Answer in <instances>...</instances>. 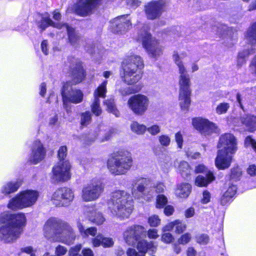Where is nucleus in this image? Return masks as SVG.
Segmentation results:
<instances>
[{
	"mask_svg": "<svg viewBox=\"0 0 256 256\" xmlns=\"http://www.w3.org/2000/svg\"><path fill=\"white\" fill-rule=\"evenodd\" d=\"M26 218L22 213L12 214L8 212L0 214V238L6 243L16 240L22 232Z\"/></svg>",
	"mask_w": 256,
	"mask_h": 256,
	"instance_id": "obj_1",
	"label": "nucleus"
},
{
	"mask_svg": "<svg viewBox=\"0 0 256 256\" xmlns=\"http://www.w3.org/2000/svg\"><path fill=\"white\" fill-rule=\"evenodd\" d=\"M44 236L52 242H60L66 244H73L76 236L66 222L56 218H50L44 227Z\"/></svg>",
	"mask_w": 256,
	"mask_h": 256,
	"instance_id": "obj_2",
	"label": "nucleus"
},
{
	"mask_svg": "<svg viewBox=\"0 0 256 256\" xmlns=\"http://www.w3.org/2000/svg\"><path fill=\"white\" fill-rule=\"evenodd\" d=\"M107 204L111 215L121 220L128 218L134 208V202L130 194L121 190L112 192Z\"/></svg>",
	"mask_w": 256,
	"mask_h": 256,
	"instance_id": "obj_3",
	"label": "nucleus"
},
{
	"mask_svg": "<svg viewBox=\"0 0 256 256\" xmlns=\"http://www.w3.org/2000/svg\"><path fill=\"white\" fill-rule=\"evenodd\" d=\"M186 56V54L184 53L180 54L179 55L176 52H174L172 55V59L178 68L180 74L179 101L180 106L183 110H187L190 103V78L182 61V59L184 58Z\"/></svg>",
	"mask_w": 256,
	"mask_h": 256,
	"instance_id": "obj_4",
	"label": "nucleus"
},
{
	"mask_svg": "<svg viewBox=\"0 0 256 256\" xmlns=\"http://www.w3.org/2000/svg\"><path fill=\"white\" fill-rule=\"evenodd\" d=\"M144 68V62L139 56L130 54L122 62L123 73L120 74L124 82L132 85L141 79V70Z\"/></svg>",
	"mask_w": 256,
	"mask_h": 256,
	"instance_id": "obj_5",
	"label": "nucleus"
},
{
	"mask_svg": "<svg viewBox=\"0 0 256 256\" xmlns=\"http://www.w3.org/2000/svg\"><path fill=\"white\" fill-rule=\"evenodd\" d=\"M150 180L146 178H136L132 182L133 188L132 190V196L138 197L136 190L140 195L143 196L144 200H149L154 196V192L162 193L164 192L165 186L162 182H158L154 184L152 186L148 187Z\"/></svg>",
	"mask_w": 256,
	"mask_h": 256,
	"instance_id": "obj_6",
	"label": "nucleus"
},
{
	"mask_svg": "<svg viewBox=\"0 0 256 256\" xmlns=\"http://www.w3.org/2000/svg\"><path fill=\"white\" fill-rule=\"evenodd\" d=\"M38 196L39 194L36 190H23L9 200L8 208L16 210L30 207L36 202Z\"/></svg>",
	"mask_w": 256,
	"mask_h": 256,
	"instance_id": "obj_7",
	"label": "nucleus"
},
{
	"mask_svg": "<svg viewBox=\"0 0 256 256\" xmlns=\"http://www.w3.org/2000/svg\"><path fill=\"white\" fill-rule=\"evenodd\" d=\"M108 168L111 174L114 175L125 174L132 165V160L128 152H120L108 161Z\"/></svg>",
	"mask_w": 256,
	"mask_h": 256,
	"instance_id": "obj_8",
	"label": "nucleus"
},
{
	"mask_svg": "<svg viewBox=\"0 0 256 256\" xmlns=\"http://www.w3.org/2000/svg\"><path fill=\"white\" fill-rule=\"evenodd\" d=\"M148 26L144 27L138 36V40L142 42L143 47L152 58H156L162 54V48L148 32Z\"/></svg>",
	"mask_w": 256,
	"mask_h": 256,
	"instance_id": "obj_9",
	"label": "nucleus"
},
{
	"mask_svg": "<svg viewBox=\"0 0 256 256\" xmlns=\"http://www.w3.org/2000/svg\"><path fill=\"white\" fill-rule=\"evenodd\" d=\"M61 94L64 107L67 112L70 108V103L79 104L82 101L84 98L82 92L80 90L72 88L70 82L64 84L61 90Z\"/></svg>",
	"mask_w": 256,
	"mask_h": 256,
	"instance_id": "obj_10",
	"label": "nucleus"
},
{
	"mask_svg": "<svg viewBox=\"0 0 256 256\" xmlns=\"http://www.w3.org/2000/svg\"><path fill=\"white\" fill-rule=\"evenodd\" d=\"M104 190L102 184L97 180H93L84 186L82 190V198L85 202L96 200Z\"/></svg>",
	"mask_w": 256,
	"mask_h": 256,
	"instance_id": "obj_11",
	"label": "nucleus"
},
{
	"mask_svg": "<svg viewBox=\"0 0 256 256\" xmlns=\"http://www.w3.org/2000/svg\"><path fill=\"white\" fill-rule=\"evenodd\" d=\"M127 103L130 109L134 114L142 116L148 110L150 100L146 95L137 94L130 97Z\"/></svg>",
	"mask_w": 256,
	"mask_h": 256,
	"instance_id": "obj_12",
	"label": "nucleus"
},
{
	"mask_svg": "<svg viewBox=\"0 0 256 256\" xmlns=\"http://www.w3.org/2000/svg\"><path fill=\"white\" fill-rule=\"evenodd\" d=\"M73 191L68 188H61L56 190L51 197V200L57 206H67L74 200Z\"/></svg>",
	"mask_w": 256,
	"mask_h": 256,
	"instance_id": "obj_13",
	"label": "nucleus"
},
{
	"mask_svg": "<svg viewBox=\"0 0 256 256\" xmlns=\"http://www.w3.org/2000/svg\"><path fill=\"white\" fill-rule=\"evenodd\" d=\"M70 164L68 161L60 162L52 168L51 179L54 182H64L70 178Z\"/></svg>",
	"mask_w": 256,
	"mask_h": 256,
	"instance_id": "obj_14",
	"label": "nucleus"
},
{
	"mask_svg": "<svg viewBox=\"0 0 256 256\" xmlns=\"http://www.w3.org/2000/svg\"><path fill=\"white\" fill-rule=\"evenodd\" d=\"M102 0H78L74 6V12L82 16L92 14Z\"/></svg>",
	"mask_w": 256,
	"mask_h": 256,
	"instance_id": "obj_15",
	"label": "nucleus"
},
{
	"mask_svg": "<svg viewBox=\"0 0 256 256\" xmlns=\"http://www.w3.org/2000/svg\"><path fill=\"white\" fill-rule=\"evenodd\" d=\"M144 228L140 225H133L128 227L123 232V238L129 246H133L140 240Z\"/></svg>",
	"mask_w": 256,
	"mask_h": 256,
	"instance_id": "obj_16",
	"label": "nucleus"
},
{
	"mask_svg": "<svg viewBox=\"0 0 256 256\" xmlns=\"http://www.w3.org/2000/svg\"><path fill=\"white\" fill-rule=\"evenodd\" d=\"M237 140L232 134L226 133L220 136L218 148L225 152L233 154L237 150Z\"/></svg>",
	"mask_w": 256,
	"mask_h": 256,
	"instance_id": "obj_17",
	"label": "nucleus"
},
{
	"mask_svg": "<svg viewBox=\"0 0 256 256\" xmlns=\"http://www.w3.org/2000/svg\"><path fill=\"white\" fill-rule=\"evenodd\" d=\"M104 126H100L98 130H96L94 134L90 133L84 138L82 139L81 141L82 144L84 145H90L92 144L99 136H102L99 138L100 142H104L109 140L114 133V130L109 129L106 131L104 130Z\"/></svg>",
	"mask_w": 256,
	"mask_h": 256,
	"instance_id": "obj_18",
	"label": "nucleus"
},
{
	"mask_svg": "<svg viewBox=\"0 0 256 256\" xmlns=\"http://www.w3.org/2000/svg\"><path fill=\"white\" fill-rule=\"evenodd\" d=\"M70 75L74 84L80 82L85 78V71L83 68L81 62L79 60L75 58L70 60Z\"/></svg>",
	"mask_w": 256,
	"mask_h": 256,
	"instance_id": "obj_19",
	"label": "nucleus"
},
{
	"mask_svg": "<svg viewBox=\"0 0 256 256\" xmlns=\"http://www.w3.org/2000/svg\"><path fill=\"white\" fill-rule=\"evenodd\" d=\"M107 82V80H104L94 92V99L91 105V109L92 113L96 116H100L102 113L100 98L106 97Z\"/></svg>",
	"mask_w": 256,
	"mask_h": 256,
	"instance_id": "obj_20",
	"label": "nucleus"
},
{
	"mask_svg": "<svg viewBox=\"0 0 256 256\" xmlns=\"http://www.w3.org/2000/svg\"><path fill=\"white\" fill-rule=\"evenodd\" d=\"M194 127L201 134L209 135L214 132L216 128V124L208 120L201 118H194L192 120Z\"/></svg>",
	"mask_w": 256,
	"mask_h": 256,
	"instance_id": "obj_21",
	"label": "nucleus"
},
{
	"mask_svg": "<svg viewBox=\"0 0 256 256\" xmlns=\"http://www.w3.org/2000/svg\"><path fill=\"white\" fill-rule=\"evenodd\" d=\"M136 248L138 252L135 249L128 248L126 250V254L128 256H146L148 250L154 252L156 248L154 246L152 242H148L146 240H138L137 242Z\"/></svg>",
	"mask_w": 256,
	"mask_h": 256,
	"instance_id": "obj_22",
	"label": "nucleus"
},
{
	"mask_svg": "<svg viewBox=\"0 0 256 256\" xmlns=\"http://www.w3.org/2000/svg\"><path fill=\"white\" fill-rule=\"evenodd\" d=\"M46 150L40 140H36L32 145V152L29 158L31 164H36L45 158Z\"/></svg>",
	"mask_w": 256,
	"mask_h": 256,
	"instance_id": "obj_23",
	"label": "nucleus"
},
{
	"mask_svg": "<svg viewBox=\"0 0 256 256\" xmlns=\"http://www.w3.org/2000/svg\"><path fill=\"white\" fill-rule=\"evenodd\" d=\"M128 15H122L114 19L111 22L110 27L114 32L122 33L131 26V22L128 18Z\"/></svg>",
	"mask_w": 256,
	"mask_h": 256,
	"instance_id": "obj_24",
	"label": "nucleus"
},
{
	"mask_svg": "<svg viewBox=\"0 0 256 256\" xmlns=\"http://www.w3.org/2000/svg\"><path fill=\"white\" fill-rule=\"evenodd\" d=\"M163 4L160 1L149 2L145 6V12L148 18L154 20L159 17L162 12Z\"/></svg>",
	"mask_w": 256,
	"mask_h": 256,
	"instance_id": "obj_25",
	"label": "nucleus"
},
{
	"mask_svg": "<svg viewBox=\"0 0 256 256\" xmlns=\"http://www.w3.org/2000/svg\"><path fill=\"white\" fill-rule=\"evenodd\" d=\"M229 153L219 150L215 160V164L220 170H225L228 168L232 162V156Z\"/></svg>",
	"mask_w": 256,
	"mask_h": 256,
	"instance_id": "obj_26",
	"label": "nucleus"
},
{
	"mask_svg": "<svg viewBox=\"0 0 256 256\" xmlns=\"http://www.w3.org/2000/svg\"><path fill=\"white\" fill-rule=\"evenodd\" d=\"M58 29L66 30L68 37V42L74 48H78L80 45V38L74 28L68 26L66 24H58L55 25Z\"/></svg>",
	"mask_w": 256,
	"mask_h": 256,
	"instance_id": "obj_27",
	"label": "nucleus"
},
{
	"mask_svg": "<svg viewBox=\"0 0 256 256\" xmlns=\"http://www.w3.org/2000/svg\"><path fill=\"white\" fill-rule=\"evenodd\" d=\"M22 184L20 179L8 182L4 184L0 188L1 192L4 195H8L16 192Z\"/></svg>",
	"mask_w": 256,
	"mask_h": 256,
	"instance_id": "obj_28",
	"label": "nucleus"
},
{
	"mask_svg": "<svg viewBox=\"0 0 256 256\" xmlns=\"http://www.w3.org/2000/svg\"><path fill=\"white\" fill-rule=\"evenodd\" d=\"M92 245L98 247L102 245L104 248H110L114 245V242L112 238H105L101 234H98L92 240Z\"/></svg>",
	"mask_w": 256,
	"mask_h": 256,
	"instance_id": "obj_29",
	"label": "nucleus"
},
{
	"mask_svg": "<svg viewBox=\"0 0 256 256\" xmlns=\"http://www.w3.org/2000/svg\"><path fill=\"white\" fill-rule=\"evenodd\" d=\"M240 124L244 126L247 130L252 132L256 130V116L246 114L240 118Z\"/></svg>",
	"mask_w": 256,
	"mask_h": 256,
	"instance_id": "obj_30",
	"label": "nucleus"
},
{
	"mask_svg": "<svg viewBox=\"0 0 256 256\" xmlns=\"http://www.w3.org/2000/svg\"><path fill=\"white\" fill-rule=\"evenodd\" d=\"M87 216L89 220L98 225L102 224L106 219L102 214L93 208H90L87 212Z\"/></svg>",
	"mask_w": 256,
	"mask_h": 256,
	"instance_id": "obj_31",
	"label": "nucleus"
},
{
	"mask_svg": "<svg viewBox=\"0 0 256 256\" xmlns=\"http://www.w3.org/2000/svg\"><path fill=\"white\" fill-rule=\"evenodd\" d=\"M215 177L211 172H208L205 176H198L195 180V184L200 187L206 186L209 184L214 180Z\"/></svg>",
	"mask_w": 256,
	"mask_h": 256,
	"instance_id": "obj_32",
	"label": "nucleus"
},
{
	"mask_svg": "<svg viewBox=\"0 0 256 256\" xmlns=\"http://www.w3.org/2000/svg\"><path fill=\"white\" fill-rule=\"evenodd\" d=\"M191 185L188 183H184L178 186L176 194L180 198H186L191 192Z\"/></svg>",
	"mask_w": 256,
	"mask_h": 256,
	"instance_id": "obj_33",
	"label": "nucleus"
},
{
	"mask_svg": "<svg viewBox=\"0 0 256 256\" xmlns=\"http://www.w3.org/2000/svg\"><path fill=\"white\" fill-rule=\"evenodd\" d=\"M236 189L237 188L236 185L232 184V186H229L221 198L222 204L224 206L226 205L230 201V199L236 194Z\"/></svg>",
	"mask_w": 256,
	"mask_h": 256,
	"instance_id": "obj_34",
	"label": "nucleus"
},
{
	"mask_svg": "<svg viewBox=\"0 0 256 256\" xmlns=\"http://www.w3.org/2000/svg\"><path fill=\"white\" fill-rule=\"evenodd\" d=\"M78 228L80 234L84 238H88L89 236H96L97 229L96 227H90L86 229L80 223H78Z\"/></svg>",
	"mask_w": 256,
	"mask_h": 256,
	"instance_id": "obj_35",
	"label": "nucleus"
},
{
	"mask_svg": "<svg viewBox=\"0 0 256 256\" xmlns=\"http://www.w3.org/2000/svg\"><path fill=\"white\" fill-rule=\"evenodd\" d=\"M178 170L184 178L188 177L191 172V170L188 164L185 161L180 162L178 166Z\"/></svg>",
	"mask_w": 256,
	"mask_h": 256,
	"instance_id": "obj_36",
	"label": "nucleus"
},
{
	"mask_svg": "<svg viewBox=\"0 0 256 256\" xmlns=\"http://www.w3.org/2000/svg\"><path fill=\"white\" fill-rule=\"evenodd\" d=\"M254 52L253 48L250 50H245L238 53V65L242 66L243 64L246 63V58L250 54H253Z\"/></svg>",
	"mask_w": 256,
	"mask_h": 256,
	"instance_id": "obj_37",
	"label": "nucleus"
},
{
	"mask_svg": "<svg viewBox=\"0 0 256 256\" xmlns=\"http://www.w3.org/2000/svg\"><path fill=\"white\" fill-rule=\"evenodd\" d=\"M104 104L106 106L108 112L113 114L116 117L119 116L120 112L116 107L113 98L106 100L104 102Z\"/></svg>",
	"mask_w": 256,
	"mask_h": 256,
	"instance_id": "obj_38",
	"label": "nucleus"
},
{
	"mask_svg": "<svg viewBox=\"0 0 256 256\" xmlns=\"http://www.w3.org/2000/svg\"><path fill=\"white\" fill-rule=\"evenodd\" d=\"M59 24L58 22H54L48 16L46 15L43 16L42 18V20L38 24V26L42 28V30H44L48 26H52L56 28L55 25Z\"/></svg>",
	"mask_w": 256,
	"mask_h": 256,
	"instance_id": "obj_39",
	"label": "nucleus"
},
{
	"mask_svg": "<svg viewBox=\"0 0 256 256\" xmlns=\"http://www.w3.org/2000/svg\"><path fill=\"white\" fill-rule=\"evenodd\" d=\"M131 130L138 134H142L146 130V126L138 124L136 122H134L130 125Z\"/></svg>",
	"mask_w": 256,
	"mask_h": 256,
	"instance_id": "obj_40",
	"label": "nucleus"
},
{
	"mask_svg": "<svg viewBox=\"0 0 256 256\" xmlns=\"http://www.w3.org/2000/svg\"><path fill=\"white\" fill-rule=\"evenodd\" d=\"M246 38L252 44H256V23L254 24L248 29Z\"/></svg>",
	"mask_w": 256,
	"mask_h": 256,
	"instance_id": "obj_41",
	"label": "nucleus"
},
{
	"mask_svg": "<svg viewBox=\"0 0 256 256\" xmlns=\"http://www.w3.org/2000/svg\"><path fill=\"white\" fill-rule=\"evenodd\" d=\"M242 176V170L238 166L234 167L231 170L230 180L232 182L240 180Z\"/></svg>",
	"mask_w": 256,
	"mask_h": 256,
	"instance_id": "obj_42",
	"label": "nucleus"
},
{
	"mask_svg": "<svg viewBox=\"0 0 256 256\" xmlns=\"http://www.w3.org/2000/svg\"><path fill=\"white\" fill-rule=\"evenodd\" d=\"M230 108V104L228 102H221L216 108V112L219 115L225 114Z\"/></svg>",
	"mask_w": 256,
	"mask_h": 256,
	"instance_id": "obj_43",
	"label": "nucleus"
},
{
	"mask_svg": "<svg viewBox=\"0 0 256 256\" xmlns=\"http://www.w3.org/2000/svg\"><path fill=\"white\" fill-rule=\"evenodd\" d=\"M196 239L197 243L202 245L207 244L210 240L209 236L206 234H201L196 235Z\"/></svg>",
	"mask_w": 256,
	"mask_h": 256,
	"instance_id": "obj_44",
	"label": "nucleus"
},
{
	"mask_svg": "<svg viewBox=\"0 0 256 256\" xmlns=\"http://www.w3.org/2000/svg\"><path fill=\"white\" fill-rule=\"evenodd\" d=\"M92 116L90 112H86L81 114L80 124L83 126H86L89 124L91 122Z\"/></svg>",
	"mask_w": 256,
	"mask_h": 256,
	"instance_id": "obj_45",
	"label": "nucleus"
},
{
	"mask_svg": "<svg viewBox=\"0 0 256 256\" xmlns=\"http://www.w3.org/2000/svg\"><path fill=\"white\" fill-rule=\"evenodd\" d=\"M168 202L167 198L164 194H159L156 198V208H161L164 207Z\"/></svg>",
	"mask_w": 256,
	"mask_h": 256,
	"instance_id": "obj_46",
	"label": "nucleus"
},
{
	"mask_svg": "<svg viewBox=\"0 0 256 256\" xmlns=\"http://www.w3.org/2000/svg\"><path fill=\"white\" fill-rule=\"evenodd\" d=\"M175 232L176 234H181L184 232L186 228V225L179 220H174Z\"/></svg>",
	"mask_w": 256,
	"mask_h": 256,
	"instance_id": "obj_47",
	"label": "nucleus"
},
{
	"mask_svg": "<svg viewBox=\"0 0 256 256\" xmlns=\"http://www.w3.org/2000/svg\"><path fill=\"white\" fill-rule=\"evenodd\" d=\"M158 141L162 146L167 147L170 144V138L168 135L162 134L158 136Z\"/></svg>",
	"mask_w": 256,
	"mask_h": 256,
	"instance_id": "obj_48",
	"label": "nucleus"
},
{
	"mask_svg": "<svg viewBox=\"0 0 256 256\" xmlns=\"http://www.w3.org/2000/svg\"><path fill=\"white\" fill-rule=\"evenodd\" d=\"M140 90V88L138 90H134L128 86L122 88L119 90L120 92L123 96L130 94L136 92Z\"/></svg>",
	"mask_w": 256,
	"mask_h": 256,
	"instance_id": "obj_49",
	"label": "nucleus"
},
{
	"mask_svg": "<svg viewBox=\"0 0 256 256\" xmlns=\"http://www.w3.org/2000/svg\"><path fill=\"white\" fill-rule=\"evenodd\" d=\"M151 135L156 136L160 132V126L158 124H154L148 128L146 130Z\"/></svg>",
	"mask_w": 256,
	"mask_h": 256,
	"instance_id": "obj_50",
	"label": "nucleus"
},
{
	"mask_svg": "<svg viewBox=\"0 0 256 256\" xmlns=\"http://www.w3.org/2000/svg\"><path fill=\"white\" fill-rule=\"evenodd\" d=\"M192 236L190 233L187 232L182 234L178 240L180 244H186L191 240Z\"/></svg>",
	"mask_w": 256,
	"mask_h": 256,
	"instance_id": "obj_51",
	"label": "nucleus"
},
{
	"mask_svg": "<svg viewBox=\"0 0 256 256\" xmlns=\"http://www.w3.org/2000/svg\"><path fill=\"white\" fill-rule=\"evenodd\" d=\"M148 222L151 226L155 227L160 224V220L158 216L154 215L149 218Z\"/></svg>",
	"mask_w": 256,
	"mask_h": 256,
	"instance_id": "obj_52",
	"label": "nucleus"
},
{
	"mask_svg": "<svg viewBox=\"0 0 256 256\" xmlns=\"http://www.w3.org/2000/svg\"><path fill=\"white\" fill-rule=\"evenodd\" d=\"M67 154V148L66 146H62L58 151V157L60 162H62Z\"/></svg>",
	"mask_w": 256,
	"mask_h": 256,
	"instance_id": "obj_53",
	"label": "nucleus"
},
{
	"mask_svg": "<svg viewBox=\"0 0 256 256\" xmlns=\"http://www.w3.org/2000/svg\"><path fill=\"white\" fill-rule=\"evenodd\" d=\"M244 144L246 146H252L256 152V142L250 136H248L246 138Z\"/></svg>",
	"mask_w": 256,
	"mask_h": 256,
	"instance_id": "obj_54",
	"label": "nucleus"
},
{
	"mask_svg": "<svg viewBox=\"0 0 256 256\" xmlns=\"http://www.w3.org/2000/svg\"><path fill=\"white\" fill-rule=\"evenodd\" d=\"M211 195L210 192L206 190L203 192L202 197L201 199V202L203 204H208L210 202Z\"/></svg>",
	"mask_w": 256,
	"mask_h": 256,
	"instance_id": "obj_55",
	"label": "nucleus"
},
{
	"mask_svg": "<svg viewBox=\"0 0 256 256\" xmlns=\"http://www.w3.org/2000/svg\"><path fill=\"white\" fill-rule=\"evenodd\" d=\"M34 250L32 247L28 246L25 248H22L20 249V252L18 254L19 256H20V253L25 252L28 254H30V256H36L34 252Z\"/></svg>",
	"mask_w": 256,
	"mask_h": 256,
	"instance_id": "obj_56",
	"label": "nucleus"
},
{
	"mask_svg": "<svg viewBox=\"0 0 256 256\" xmlns=\"http://www.w3.org/2000/svg\"><path fill=\"white\" fill-rule=\"evenodd\" d=\"M173 240V236L169 232L164 233L162 236V241L167 244L171 242Z\"/></svg>",
	"mask_w": 256,
	"mask_h": 256,
	"instance_id": "obj_57",
	"label": "nucleus"
},
{
	"mask_svg": "<svg viewBox=\"0 0 256 256\" xmlns=\"http://www.w3.org/2000/svg\"><path fill=\"white\" fill-rule=\"evenodd\" d=\"M175 140L178 147L180 148H182L183 138L180 132H178L175 134Z\"/></svg>",
	"mask_w": 256,
	"mask_h": 256,
	"instance_id": "obj_58",
	"label": "nucleus"
},
{
	"mask_svg": "<svg viewBox=\"0 0 256 256\" xmlns=\"http://www.w3.org/2000/svg\"><path fill=\"white\" fill-rule=\"evenodd\" d=\"M67 252L66 248L60 245L58 246L56 248V254L57 256H62L64 255Z\"/></svg>",
	"mask_w": 256,
	"mask_h": 256,
	"instance_id": "obj_59",
	"label": "nucleus"
},
{
	"mask_svg": "<svg viewBox=\"0 0 256 256\" xmlns=\"http://www.w3.org/2000/svg\"><path fill=\"white\" fill-rule=\"evenodd\" d=\"M148 238L152 239H156L159 236L158 234V230L154 228L150 229L148 231Z\"/></svg>",
	"mask_w": 256,
	"mask_h": 256,
	"instance_id": "obj_60",
	"label": "nucleus"
},
{
	"mask_svg": "<svg viewBox=\"0 0 256 256\" xmlns=\"http://www.w3.org/2000/svg\"><path fill=\"white\" fill-rule=\"evenodd\" d=\"M195 171L196 173H204L205 174L208 172H210L206 168L203 164H199L196 168Z\"/></svg>",
	"mask_w": 256,
	"mask_h": 256,
	"instance_id": "obj_61",
	"label": "nucleus"
},
{
	"mask_svg": "<svg viewBox=\"0 0 256 256\" xmlns=\"http://www.w3.org/2000/svg\"><path fill=\"white\" fill-rule=\"evenodd\" d=\"M247 173L250 176H256V166L250 164L247 168Z\"/></svg>",
	"mask_w": 256,
	"mask_h": 256,
	"instance_id": "obj_62",
	"label": "nucleus"
},
{
	"mask_svg": "<svg viewBox=\"0 0 256 256\" xmlns=\"http://www.w3.org/2000/svg\"><path fill=\"white\" fill-rule=\"evenodd\" d=\"M195 210L194 208L190 207L186 210L184 216L186 218H190L194 216Z\"/></svg>",
	"mask_w": 256,
	"mask_h": 256,
	"instance_id": "obj_63",
	"label": "nucleus"
},
{
	"mask_svg": "<svg viewBox=\"0 0 256 256\" xmlns=\"http://www.w3.org/2000/svg\"><path fill=\"white\" fill-rule=\"evenodd\" d=\"M48 42L46 40H44L42 42L41 44V50L42 52L45 55H48Z\"/></svg>",
	"mask_w": 256,
	"mask_h": 256,
	"instance_id": "obj_64",
	"label": "nucleus"
}]
</instances>
